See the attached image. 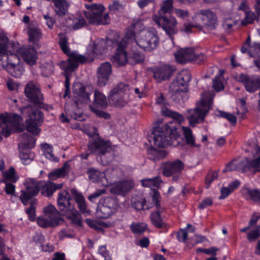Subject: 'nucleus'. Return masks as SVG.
I'll use <instances>...</instances> for the list:
<instances>
[{"label": "nucleus", "mask_w": 260, "mask_h": 260, "mask_svg": "<svg viewBox=\"0 0 260 260\" xmlns=\"http://www.w3.org/2000/svg\"><path fill=\"white\" fill-rule=\"evenodd\" d=\"M24 94L29 104L21 109V113L28 115V118L25 120L26 129L27 132L34 135H38L41 132L39 127L44 121V115L40 109L48 110L50 107L44 104V96L39 86L34 82L28 83L24 88Z\"/></svg>", "instance_id": "obj_1"}, {"label": "nucleus", "mask_w": 260, "mask_h": 260, "mask_svg": "<svg viewBox=\"0 0 260 260\" xmlns=\"http://www.w3.org/2000/svg\"><path fill=\"white\" fill-rule=\"evenodd\" d=\"M162 113L163 115L171 117L175 120L153 128L151 134L152 136L149 138V142L151 146L153 145L158 147L176 146L178 144L177 140L180 137V123L183 121V116L168 109L163 110Z\"/></svg>", "instance_id": "obj_2"}, {"label": "nucleus", "mask_w": 260, "mask_h": 260, "mask_svg": "<svg viewBox=\"0 0 260 260\" xmlns=\"http://www.w3.org/2000/svg\"><path fill=\"white\" fill-rule=\"evenodd\" d=\"M63 183L57 184L51 181H48L45 183L43 182H31L28 184L25 190L21 191L19 199L22 204L26 206L28 204L29 201L36 196L40 190L44 196L50 197L55 191L61 189Z\"/></svg>", "instance_id": "obj_3"}, {"label": "nucleus", "mask_w": 260, "mask_h": 260, "mask_svg": "<svg viewBox=\"0 0 260 260\" xmlns=\"http://www.w3.org/2000/svg\"><path fill=\"white\" fill-rule=\"evenodd\" d=\"M212 99L211 95L209 98L202 99L197 103L195 108L188 110L189 115L187 119L191 126L204 121L206 116L212 107Z\"/></svg>", "instance_id": "obj_4"}, {"label": "nucleus", "mask_w": 260, "mask_h": 260, "mask_svg": "<svg viewBox=\"0 0 260 260\" xmlns=\"http://www.w3.org/2000/svg\"><path fill=\"white\" fill-rule=\"evenodd\" d=\"M132 89L125 82H119L110 91L108 95L109 100L116 108H122L126 106L129 101V94Z\"/></svg>", "instance_id": "obj_5"}, {"label": "nucleus", "mask_w": 260, "mask_h": 260, "mask_svg": "<svg viewBox=\"0 0 260 260\" xmlns=\"http://www.w3.org/2000/svg\"><path fill=\"white\" fill-rule=\"evenodd\" d=\"M59 44L62 51L69 57L67 60L60 62V69L69 71L75 70L78 67L79 62H83L84 59L83 55L70 51L68 46V39L66 37H61L59 41Z\"/></svg>", "instance_id": "obj_6"}, {"label": "nucleus", "mask_w": 260, "mask_h": 260, "mask_svg": "<svg viewBox=\"0 0 260 260\" xmlns=\"http://www.w3.org/2000/svg\"><path fill=\"white\" fill-rule=\"evenodd\" d=\"M85 7L88 10L84 12V16L88 20L89 23L95 25L108 24L110 22L108 13L103 15L104 7L102 5L93 4L85 5Z\"/></svg>", "instance_id": "obj_7"}, {"label": "nucleus", "mask_w": 260, "mask_h": 260, "mask_svg": "<svg viewBox=\"0 0 260 260\" xmlns=\"http://www.w3.org/2000/svg\"><path fill=\"white\" fill-rule=\"evenodd\" d=\"M159 43V38L156 30L151 28L142 32L136 44L144 51L151 52L157 48Z\"/></svg>", "instance_id": "obj_8"}, {"label": "nucleus", "mask_w": 260, "mask_h": 260, "mask_svg": "<svg viewBox=\"0 0 260 260\" xmlns=\"http://www.w3.org/2000/svg\"><path fill=\"white\" fill-rule=\"evenodd\" d=\"M45 216H40L37 219L38 224L42 228L56 226L63 221L59 212L52 205L45 207L43 209Z\"/></svg>", "instance_id": "obj_9"}, {"label": "nucleus", "mask_w": 260, "mask_h": 260, "mask_svg": "<svg viewBox=\"0 0 260 260\" xmlns=\"http://www.w3.org/2000/svg\"><path fill=\"white\" fill-rule=\"evenodd\" d=\"M89 136L90 139L87 147L91 153L101 156L111 151V143L109 141H105L100 138L99 134L96 132L89 134Z\"/></svg>", "instance_id": "obj_10"}, {"label": "nucleus", "mask_w": 260, "mask_h": 260, "mask_svg": "<svg viewBox=\"0 0 260 260\" xmlns=\"http://www.w3.org/2000/svg\"><path fill=\"white\" fill-rule=\"evenodd\" d=\"M117 203L112 197H106L100 200L95 214L98 218L107 219L109 218L116 211Z\"/></svg>", "instance_id": "obj_11"}, {"label": "nucleus", "mask_w": 260, "mask_h": 260, "mask_svg": "<svg viewBox=\"0 0 260 260\" xmlns=\"http://www.w3.org/2000/svg\"><path fill=\"white\" fill-rule=\"evenodd\" d=\"M191 78V73L187 70H183L179 73L176 79L170 85L169 90L174 94L186 92L188 83Z\"/></svg>", "instance_id": "obj_12"}, {"label": "nucleus", "mask_w": 260, "mask_h": 260, "mask_svg": "<svg viewBox=\"0 0 260 260\" xmlns=\"http://www.w3.org/2000/svg\"><path fill=\"white\" fill-rule=\"evenodd\" d=\"M153 20L172 39V36L177 32V22L175 18L171 15L153 16Z\"/></svg>", "instance_id": "obj_13"}, {"label": "nucleus", "mask_w": 260, "mask_h": 260, "mask_svg": "<svg viewBox=\"0 0 260 260\" xmlns=\"http://www.w3.org/2000/svg\"><path fill=\"white\" fill-rule=\"evenodd\" d=\"M160 193L156 189H154L152 192V200L156 210L151 214L150 219L152 223L155 226L159 229H164L166 227V225L160 216V213L164 211V208L160 206Z\"/></svg>", "instance_id": "obj_14"}, {"label": "nucleus", "mask_w": 260, "mask_h": 260, "mask_svg": "<svg viewBox=\"0 0 260 260\" xmlns=\"http://www.w3.org/2000/svg\"><path fill=\"white\" fill-rule=\"evenodd\" d=\"M106 42L102 39H98L94 42L92 46H89L87 51L83 55L84 59L83 62H79L80 63H84L87 62H91L94 60L95 56L102 55L105 52L106 48Z\"/></svg>", "instance_id": "obj_15"}, {"label": "nucleus", "mask_w": 260, "mask_h": 260, "mask_svg": "<svg viewBox=\"0 0 260 260\" xmlns=\"http://www.w3.org/2000/svg\"><path fill=\"white\" fill-rule=\"evenodd\" d=\"M73 93L76 99V102L87 104L90 102V95L92 93V87L91 85L83 86L80 83L73 85Z\"/></svg>", "instance_id": "obj_16"}, {"label": "nucleus", "mask_w": 260, "mask_h": 260, "mask_svg": "<svg viewBox=\"0 0 260 260\" xmlns=\"http://www.w3.org/2000/svg\"><path fill=\"white\" fill-rule=\"evenodd\" d=\"M72 201L71 195L67 190H62L59 191L57 200V206L59 210L63 212V214L75 208Z\"/></svg>", "instance_id": "obj_17"}, {"label": "nucleus", "mask_w": 260, "mask_h": 260, "mask_svg": "<svg viewBox=\"0 0 260 260\" xmlns=\"http://www.w3.org/2000/svg\"><path fill=\"white\" fill-rule=\"evenodd\" d=\"M175 69L170 65L156 66L152 69L153 77L158 83L168 80L173 75Z\"/></svg>", "instance_id": "obj_18"}, {"label": "nucleus", "mask_w": 260, "mask_h": 260, "mask_svg": "<svg viewBox=\"0 0 260 260\" xmlns=\"http://www.w3.org/2000/svg\"><path fill=\"white\" fill-rule=\"evenodd\" d=\"M162 165V174L166 177H170L174 174H180L184 168V164L179 159L167 161Z\"/></svg>", "instance_id": "obj_19"}, {"label": "nucleus", "mask_w": 260, "mask_h": 260, "mask_svg": "<svg viewBox=\"0 0 260 260\" xmlns=\"http://www.w3.org/2000/svg\"><path fill=\"white\" fill-rule=\"evenodd\" d=\"M239 81L243 83L245 89L249 92H254L260 87V76H248L241 74L239 77Z\"/></svg>", "instance_id": "obj_20"}, {"label": "nucleus", "mask_w": 260, "mask_h": 260, "mask_svg": "<svg viewBox=\"0 0 260 260\" xmlns=\"http://www.w3.org/2000/svg\"><path fill=\"white\" fill-rule=\"evenodd\" d=\"M112 66L109 62L102 63L97 70V84L99 86H105L112 73Z\"/></svg>", "instance_id": "obj_21"}, {"label": "nucleus", "mask_w": 260, "mask_h": 260, "mask_svg": "<svg viewBox=\"0 0 260 260\" xmlns=\"http://www.w3.org/2000/svg\"><path fill=\"white\" fill-rule=\"evenodd\" d=\"M198 17L202 19L203 23L207 25L209 30L214 29L217 25L215 14L209 10H200L198 13Z\"/></svg>", "instance_id": "obj_22"}, {"label": "nucleus", "mask_w": 260, "mask_h": 260, "mask_svg": "<svg viewBox=\"0 0 260 260\" xmlns=\"http://www.w3.org/2000/svg\"><path fill=\"white\" fill-rule=\"evenodd\" d=\"M16 51L28 64L32 66L36 63L37 51L35 48H19Z\"/></svg>", "instance_id": "obj_23"}, {"label": "nucleus", "mask_w": 260, "mask_h": 260, "mask_svg": "<svg viewBox=\"0 0 260 260\" xmlns=\"http://www.w3.org/2000/svg\"><path fill=\"white\" fill-rule=\"evenodd\" d=\"M125 45L122 43H118L116 53L111 58L114 66L120 67L128 63V58L126 52L124 50Z\"/></svg>", "instance_id": "obj_24"}, {"label": "nucleus", "mask_w": 260, "mask_h": 260, "mask_svg": "<svg viewBox=\"0 0 260 260\" xmlns=\"http://www.w3.org/2000/svg\"><path fill=\"white\" fill-rule=\"evenodd\" d=\"M134 185L132 181L124 180L116 183L110 189V192L117 195H125Z\"/></svg>", "instance_id": "obj_25"}, {"label": "nucleus", "mask_w": 260, "mask_h": 260, "mask_svg": "<svg viewBox=\"0 0 260 260\" xmlns=\"http://www.w3.org/2000/svg\"><path fill=\"white\" fill-rule=\"evenodd\" d=\"M194 51L193 48H181L175 53V56L177 62L180 63H185L192 61L194 57Z\"/></svg>", "instance_id": "obj_26"}, {"label": "nucleus", "mask_w": 260, "mask_h": 260, "mask_svg": "<svg viewBox=\"0 0 260 260\" xmlns=\"http://www.w3.org/2000/svg\"><path fill=\"white\" fill-rule=\"evenodd\" d=\"M242 161L244 164L243 173H245L247 171H250L253 174L260 172V156L253 159L246 158Z\"/></svg>", "instance_id": "obj_27"}, {"label": "nucleus", "mask_w": 260, "mask_h": 260, "mask_svg": "<svg viewBox=\"0 0 260 260\" xmlns=\"http://www.w3.org/2000/svg\"><path fill=\"white\" fill-rule=\"evenodd\" d=\"M70 192L78 205V209L82 213L84 214H89L90 211L87 209L84 198L82 194L75 188L71 189Z\"/></svg>", "instance_id": "obj_28"}, {"label": "nucleus", "mask_w": 260, "mask_h": 260, "mask_svg": "<svg viewBox=\"0 0 260 260\" xmlns=\"http://www.w3.org/2000/svg\"><path fill=\"white\" fill-rule=\"evenodd\" d=\"M70 169V165L68 162H66L61 168L56 169L49 173V181H53L58 178L64 177L69 173Z\"/></svg>", "instance_id": "obj_29"}, {"label": "nucleus", "mask_w": 260, "mask_h": 260, "mask_svg": "<svg viewBox=\"0 0 260 260\" xmlns=\"http://www.w3.org/2000/svg\"><path fill=\"white\" fill-rule=\"evenodd\" d=\"M21 143L19 147L22 149H31L34 147L36 143V139L27 133H24L21 136Z\"/></svg>", "instance_id": "obj_30"}, {"label": "nucleus", "mask_w": 260, "mask_h": 260, "mask_svg": "<svg viewBox=\"0 0 260 260\" xmlns=\"http://www.w3.org/2000/svg\"><path fill=\"white\" fill-rule=\"evenodd\" d=\"M12 132L13 128L7 124V118L4 115L0 114V142L3 140L1 135L5 137H8Z\"/></svg>", "instance_id": "obj_31"}, {"label": "nucleus", "mask_w": 260, "mask_h": 260, "mask_svg": "<svg viewBox=\"0 0 260 260\" xmlns=\"http://www.w3.org/2000/svg\"><path fill=\"white\" fill-rule=\"evenodd\" d=\"M54 5L55 12L57 15L62 16L66 15L70 6L66 0H54Z\"/></svg>", "instance_id": "obj_32"}, {"label": "nucleus", "mask_w": 260, "mask_h": 260, "mask_svg": "<svg viewBox=\"0 0 260 260\" xmlns=\"http://www.w3.org/2000/svg\"><path fill=\"white\" fill-rule=\"evenodd\" d=\"M64 215L67 218L71 220L72 223L75 226H82V219L80 213L75 209L67 212Z\"/></svg>", "instance_id": "obj_33"}, {"label": "nucleus", "mask_w": 260, "mask_h": 260, "mask_svg": "<svg viewBox=\"0 0 260 260\" xmlns=\"http://www.w3.org/2000/svg\"><path fill=\"white\" fill-rule=\"evenodd\" d=\"M135 27V24L133 23L131 27L127 28L124 40L119 43H122L123 44H124L125 47L128 44L133 43H135L136 44L137 40L135 38L136 34L134 30Z\"/></svg>", "instance_id": "obj_34"}, {"label": "nucleus", "mask_w": 260, "mask_h": 260, "mask_svg": "<svg viewBox=\"0 0 260 260\" xmlns=\"http://www.w3.org/2000/svg\"><path fill=\"white\" fill-rule=\"evenodd\" d=\"M10 57H8V63L6 68L8 71L13 76L16 78H19L21 77L23 73V69L19 65L9 62Z\"/></svg>", "instance_id": "obj_35"}, {"label": "nucleus", "mask_w": 260, "mask_h": 260, "mask_svg": "<svg viewBox=\"0 0 260 260\" xmlns=\"http://www.w3.org/2000/svg\"><path fill=\"white\" fill-rule=\"evenodd\" d=\"M173 0H165L161 6L160 9L154 16L170 15L173 12Z\"/></svg>", "instance_id": "obj_36"}, {"label": "nucleus", "mask_w": 260, "mask_h": 260, "mask_svg": "<svg viewBox=\"0 0 260 260\" xmlns=\"http://www.w3.org/2000/svg\"><path fill=\"white\" fill-rule=\"evenodd\" d=\"M93 105L96 107L106 108L108 105L106 96L97 90L94 91Z\"/></svg>", "instance_id": "obj_37"}, {"label": "nucleus", "mask_w": 260, "mask_h": 260, "mask_svg": "<svg viewBox=\"0 0 260 260\" xmlns=\"http://www.w3.org/2000/svg\"><path fill=\"white\" fill-rule=\"evenodd\" d=\"M29 41L35 43L42 37V32L39 28L29 26L27 31Z\"/></svg>", "instance_id": "obj_38"}, {"label": "nucleus", "mask_w": 260, "mask_h": 260, "mask_svg": "<svg viewBox=\"0 0 260 260\" xmlns=\"http://www.w3.org/2000/svg\"><path fill=\"white\" fill-rule=\"evenodd\" d=\"M87 173L88 175L89 180L93 182L100 181L105 176V174L103 172L93 168H88L87 171Z\"/></svg>", "instance_id": "obj_39"}, {"label": "nucleus", "mask_w": 260, "mask_h": 260, "mask_svg": "<svg viewBox=\"0 0 260 260\" xmlns=\"http://www.w3.org/2000/svg\"><path fill=\"white\" fill-rule=\"evenodd\" d=\"M19 153V157L24 165L29 164L35 158V154L30 150L22 149Z\"/></svg>", "instance_id": "obj_40"}, {"label": "nucleus", "mask_w": 260, "mask_h": 260, "mask_svg": "<svg viewBox=\"0 0 260 260\" xmlns=\"http://www.w3.org/2000/svg\"><path fill=\"white\" fill-rule=\"evenodd\" d=\"M161 180L159 176H155L152 178H147L141 180L143 186L151 187L152 186L157 187Z\"/></svg>", "instance_id": "obj_41"}, {"label": "nucleus", "mask_w": 260, "mask_h": 260, "mask_svg": "<svg viewBox=\"0 0 260 260\" xmlns=\"http://www.w3.org/2000/svg\"><path fill=\"white\" fill-rule=\"evenodd\" d=\"M181 128L183 129L184 137L185 138L186 143L191 146L198 148L199 147V145H196L194 143V138L192 134L191 130L188 127L181 126Z\"/></svg>", "instance_id": "obj_42"}, {"label": "nucleus", "mask_w": 260, "mask_h": 260, "mask_svg": "<svg viewBox=\"0 0 260 260\" xmlns=\"http://www.w3.org/2000/svg\"><path fill=\"white\" fill-rule=\"evenodd\" d=\"M144 55L141 53L138 52H134L132 56L128 58V63L131 65H134L143 62L144 60Z\"/></svg>", "instance_id": "obj_43"}, {"label": "nucleus", "mask_w": 260, "mask_h": 260, "mask_svg": "<svg viewBox=\"0 0 260 260\" xmlns=\"http://www.w3.org/2000/svg\"><path fill=\"white\" fill-rule=\"evenodd\" d=\"M132 205L137 210H148L151 208L146 204L145 199L135 200L133 201Z\"/></svg>", "instance_id": "obj_44"}, {"label": "nucleus", "mask_w": 260, "mask_h": 260, "mask_svg": "<svg viewBox=\"0 0 260 260\" xmlns=\"http://www.w3.org/2000/svg\"><path fill=\"white\" fill-rule=\"evenodd\" d=\"M8 43V37L0 33V57L7 54Z\"/></svg>", "instance_id": "obj_45"}, {"label": "nucleus", "mask_w": 260, "mask_h": 260, "mask_svg": "<svg viewBox=\"0 0 260 260\" xmlns=\"http://www.w3.org/2000/svg\"><path fill=\"white\" fill-rule=\"evenodd\" d=\"M243 165L242 160L237 164H234L233 161H231L226 165V168L223 170V172L234 171H241L243 172Z\"/></svg>", "instance_id": "obj_46"}, {"label": "nucleus", "mask_w": 260, "mask_h": 260, "mask_svg": "<svg viewBox=\"0 0 260 260\" xmlns=\"http://www.w3.org/2000/svg\"><path fill=\"white\" fill-rule=\"evenodd\" d=\"M36 199L31 200L29 207L25 210V212L28 215L29 219L30 221H35L36 219L35 204H36Z\"/></svg>", "instance_id": "obj_47"}, {"label": "nucleus", "mask_w": 260, "mask_h": 260, "mask_svg": "<svg viewBox=\"0 0 260 260\" xmlns=\"http://www.w3.org/2000/svg\"><path fill=\"white\" fill-rule=\"evenodd\" d=\"M146 229V225L142 223H133L131 225V230L135 235H141L143 233Z\"/></svg>", "instance_id": "obj_48"}, {"label": "nucleus", "mask_w": 260, "mask_h": 260, "mask_svg": "<svg viewBox=\"0 0 260 260\" xmlns=\"http://www.w3.org/2000/svg\"><path fill=\"white\" fill-rule=\"evenodd\" d=\"M217 116L228 119L232 125H235L237 122V117L234 115L222 111H218Z\"/></svg>", "instance_id": "obj_49"}, {"label": "nucleus", "mask_w": 260, "mask_h": 260, "mask_svg": "<svg viewBox=\"0 0 260 260\" xmlns=\"http://www.w3.org/2000/svg\"><path fill=\"white\" fill-rule=\"evenodd\" d=\"M5 117L7 118V124L12 128L11 123L16 125L22 121L21 117L15 113L12 114L7 117Z\"/></svg>", "instance_id": "obj_50"}, {"label": "nucleus", "mask_w": 260, "mask_h": 260, "mask_svg": "<svg viewBox=\"0 0 260 260\" xmlns=\"http://www.w3.org/2000/svg\"><path fill=\"white\" fill-rule=\"evenodd\" d=\"M41 147L47 158L51 160L55 159V156L53 154L52 147L51 145L44 143L41 145Z\"/></svg>", "instance_id": "obj_51"}, {"label": "nucleus", "mask_w": 260, "mask_h": 260, "mask_svg": "<svg viewBox=\"0 0 260 260\" xmlns=\"http://www.w3.org/2000/svg\"><path fill=\"white\" fill-rule=\"evenodd\" d=\"M149 153L151 155L150 158L153 160L160 159L167 155L166 152L164 150H157L154 149L150 150Z\"/></svg>", "instance_id": "obj_52"}, {"label": "nucleus", "mask_w": 260, "mask_h": 260, "mask_svg": "<svg viewBox=\"0 0 260 260\" xmlns=\"http://www.w3.org/2000/svg\"><path fill=\"white\" fill-rule=\"evenodd\" d=\"M247 194L252 201L255 203H260V191L259 190L248 189Z\"/></svg>", "instance_id": "obj_53"}, {"label": "nucleus", "mask_w": 260, "mask_h": 260, "mask_svg": "<svg viewBox=\"0 0 260 260\" xmlns=\"http://www.w3.org/2000/svg\"><path fill=\"white\" fill-rule=\"evenodd\" d=\"M260 236V224L256 228L248 232L247 234V239L249 242L255 240Z\"/></svg>", "instance_id": "obj_54"}, {"label": "nucleus", "mask_w": 260, "mask_h": 260, "mask_svg": "<svg viewBox=\"0 0 260 260\" xmlns=\"http://www.w3.org/2000/svg\"><path fill=\"white\" fill-rule=\"evenodd\" d=\"M255 19V15L253 12L247 11L245 12V18L241 21V24L244 26L248 24H251L253 22Z\"/></svg>", "instance_id": "obj_55"}, {"label": "nucleus", "mask_w": 260, "mask_h": 260, "mask_svg": "<svg viewBox=\"0 0 260 260\" xmlns=\"http://www.w3.org/2000/svg\"><path fill=\"white\" fill-rule=\"evenodd\" d=\"M15 170L13 167H11L9 169L5 172L4 176L5 178L13 182H16L18 178L15 176Z\"/></svg>", "instance_id": "obj_56"}, {"label": "nucleus", "mask_w": 260, "mask_h": 260, "mask_svg": "<svg viewBox=\"0 0 260 260\" xmlns=\"http://www.w3.org/2000/svg\"><path fill=\"white\" fill-rule=\"evenodd\" d=\"M213 88L217 92L223 89L224 85L219 76H216L213 80Z\"/></svg>", "instance_id": "obj_57"}, {"label": "nucleus", "mask_w": 260, "mask_h": 260, "mask_svg": "<svg viewBox=\"0 0 260 260\" xmlns=\"http://www.w3.org/2000/svg\"><path fill=\"white\" fill-rule=\"evenodd\" d=\"M91 110L100 118H103L105 119H109L110 115L105 112L96 109V108L90 106Z\"/></svg>", "instance_id": "obj_58"}, {"label": "nucleus", "mask_w": 260, "mask_h": 260, "mask_svg": "<svg viewBox=\"0 0 260 260\" xmlns=\"http://www.w3.org/2000/svg\"><path fill=\"white\" fill-rule=\"evenodd\" d=\"M106 192L105 189H99L96 190L93 193L88 196V200L91 202H94V200L104 194Z\"/></svg>", "instance_id": "obj_59"}, {"label": "nucleus", "mask_w": 260, "mask_h": 260, "mask_svg": "<svg viewBox=\"0 0 260 260\" xmlns=\"http://www.w3.org/2000/svg\"><path fill=\"white\" fill-rule=\"evenodd\" d=\"M188 233L187 229L180 230L177 234V239L180 242H185L187 239Z\"/></svg>", "instance_id": "obj_60"}, {"label": "nucleus", "mask_w": 260, "mask_h": 260, "mask_svg": "<svg viewBox=\"0 0 260 260\" xmlns=\"http://www.w3.org/2000/svg\"><path fill=\"white\" fill-rule=\"evenodd\" d=\"M194 57L192 61L197 63L201 64L207 59V56L202 53H198L194 51Z\"/></svg>", "instance_id": "obj_61"}, {"label": "nucleus", "mask_w": 260, "mask_h": 260, "mask_svg": "<svg viewBox=\"0 0 260 260\" xmlns=\"http://www.w3.org/2000/svg\"><path fill=\"white\" fill-rule=\"evenodd\" d=\"M259 219H260V213H254L252 214L250 221H249L248 224L251 228L254 227L256 228V226L259 225L257 224V221Z\"/></svg>", "instance_id": "obj_62"}, {"label": "nucleus", "mask_w": 260, "mask_h": 260, "mask_svg": "<svg viewBox=\"0 0 260 260\" xmlns=\"http://www.w3.org/2000/svg\"><path fill=\"white\" fill-rule=\"evenodd\" d=\"M213 204L212 200L211 198H207L202 201L199 204L198 207L201 209H204L207 207L211 206Z\"/></svg>", "instance_id": "obj_63"}, {"label": "nucleus", "mask_w": 260, "mask_h": 260, "mask_svg": "<svg viewBox=\"0 0 260 260\" xmlns=\"http://www.w3.org/2000/svg\"><path fill=\"white\" fill-rule=\"evenodd\" d=\"M218 177V174L217 172H213L211 174L208 175L205 180L206 183L207 184V188H209L210 184Z\"/></svg>", "instance_id": "obj_64"}]
</instances>
